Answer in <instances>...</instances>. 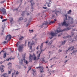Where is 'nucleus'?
<instances>
[{"instance_id":"nucleus-1","label":"nucleus","mask_w":77,"mask_h":77,"mask_svg":"<svg viewBox=\"0 0 77 77\" xmlns=\"http://www.w3.org/2000/svg\"><path fill=\"white\" fill-rule=\"evenodd\" d=\"M70 29H71L69 27H68L67 28H65L64 29H63L62 30H61V29H60L59 30H56L55 31V32H51L50 33H48V34H49V35H51V36L52 37H50V39H52L54 36H57L56 34H57V33H59V32H63V31L69 30H70Z\"/></svg>"},{"instance_id":"nucleus-2","label":"nucleus","mask_w":77,"mask_h":77,"mask_svg":"<svg viewBox=\"0 0 77 77\" xmlns=\"http://www.w3.org/2000/svg\"><path fill=\"white\" fill-rule=\"evenodd\" d=\"M41 56V53H40L39 55L37 56V57H36V56H35V54H33V55L32 56L30 54H29V62H32V59H33V60H38V59H39V57Z\"/></svg>"},{"instance_id":"nucleus-3","label":"nucleus","mask_w":77,"mask_h":77,"mask_svg":"<svg viewBox=\"0 0 77 77\" xmlns=\"http://www.w3.org/2000/svg\"><path fill=\"white\" fill-rule=\"evenodd\" d=\"M25 57V56H24V58H23V59H22L21 60H20L19 63H20V64H22V63H23V60H24V63H26V65H27V64H28V63H29V62H28L27 61L25 60V59L24 58Z\"/></svg>"},{"instance_id":"nucleus-4","label":"nucleus","mask_w":77,"mask_h":77,"mask_svg":"<svg viewBox=\"0 0 77 77\" xmlns=\"http://www.w3.org/2000/svg\"><path fill=\"white\" fill-rule=\"evenodd\" d=\"M6 10L3 7L2 8V9H0V12H1L2 13V14H3L4 15H5L6 14Z\"/></svg>"},{"instance_id":"nucleus-5","label":"nucleus","mask_w":77,"mask_h":77,"mask_svg":"<svg viewBox=\"0 0 77 77\" xmlns=\"http://www.w3.org/2000/svg\"><path fill=\"white\" fill-rule=\"evenodd\" d=\"M12 37V36H11V35H7L6 36V38L5 39V40H7V39H8V41H11V38Z\"/></svg>"},{"instance_id":"nucleus-6","label":"nucleus","mask_w":77,"mask_h":77,"mask_svg":"<svg viewBox=\"0 0 77 77\" xmlns=\"http://www.w3.org/2000/svg\"><path fill=\"white\" fill-rule=\"evenodd\" d=\"M23 48H24V45H19L18 48L19 51H21V50H22Z\"/></svg>"},{"instance_id":"nucleus-7","label":"nucleus","mask_w":77,"mask_h":77,"mask_svg":"<svg viewBox=\"0 0 77 77\" xmlns=\"http://www.w3.org/2000/svg\"><path fill=\"white\" fill-rule=\"evenodd\" d=\"M34 44V43H33V42H32V43H30V42H28V47H29V48H30V49L31 50H32V45H33Z\"/></svg>"},{"instance_id":"nucleus-8","label":"nucleus","mask_w":77,"mask_h":77,"mask_svg":"<svg viewBox=\"0 0 77 77\" xmlns=\"http://www.w3.org/2000/svg\"><path fill=\"white\" fill-rule=\"evenodd\" d=\"M3 67H5V66L2 65L0 68V71H1V72H3L4 71V70H3Z\"/></svg>"},{"instance_id":"nucleus-9","label":"nucleus","mask_w":77,"mask_h":77,"mask_svg":"<svg viewBox=\"0 0 77 77\" xmlns=\"http://www.w3.org/2000/svg\"><path fill=\"white\" fill-rule=\"evenodd\" d=\"M67 24L65 21V20H64L63 22L61 23L62 26H66Z\"/></svg>"},{"instance_id":"nucleus-10","label":"nucleus","mask_w":77,"mask_h":77,"mask_svg":"<svg viewBox=\"0 0 77 77\" xmlns=\"http://www.w3.org/2000/svg\"><path fill=\"white\" fill-rule=\"evenodd\" d=\"M30 3H31V5H32V9H33V5H35V3H34V2H33V0H32L31 1H30Z\"/></svg>"},{"instance_id":"nucleus-11","label":"nucleus","mask_w":77,"mask_h":77,"mask_svg":"<svg viewBox=\"0 0 77 77\" xmlns=\"http://www.w3.org/2000/svg\"><path fill=\"white\" fill-rule=\"evenodd\" d=\"M68 18H69L68 20H70V19H72V21L70 23L71 24H72L74 23V22L72 21V20H73V18H72V17H68Z\"/></svg>"},{"instance_id":"nucleus-12","label":"nucleus","mask_w":77,"mask_h":77,"mask_svg":"<svg viewBox=\"0 0 77 77\" xmlns=\"http://www.w3.org/2000/svg\"><path fill=\"white\" fill-rule=\"evenodd\" d=\"M56 21V20L54 19L53 21H51L50 23H48V24H53L54 23H55V21Z\"/></svg>"},{"instance_id":"nucleus-13","label":"nucleus","mask_w":77,"mask_h":77,"mask_svg":"<svg viewBox=\"0 0 77 77\" xmlns=\"http://www.w3.org/2000/svg\"><path fill=\"white\" fill-rule=\"evenodd\" d=\"M40 72H41V73H42V72L43 73L44 72V70H43V68H41L40 69Z\"/></svg>"},{"instance_id":"nucleus-14","label":"nucleus","mask_w":77,"mask_h":77,"mask_svg":"<svg viewBox=\"0 0 77 77\" xmlns=\"http://www.w3.org/2000/svg\"><path fill=\"white\" fill-rule=\"evenodd\" d=\"M72 49L71 50H74V47H72V46L71 47H70L69 48V49L68 50H67V51H68V50H71V48Z\"/></svg>"},{"instance_id":"nucleus-15","label":"nucleus","mask_w":77,"mask_h":77,"mask_svg":"<svg viewBox=\"0 0 77 77\" xmlns=\"http://www.w3.org/2000/svg\"><path fill=\"white\" fill-rule=\"evenodd\" d=\"M6 75H7V74L5 73L3 74L2 76L4 77H8V76H6Z\"/></svg>"},{"instance_id":"nucleus-16","label":"nucleus","mask_w":77,"mask_h":77,"mask_svg":"<svg viewBox=\"0 0 77 77\" xmlns=\"http://www.w3.org/2000/svg\"><path fill=\"white\" fill-rule=\"evenodd\" d=\"M45 22V23H43L42 26H44V25H47V24H48V22L47 21H46Z\"/></svg>"},{"instance_id":"nucleus-17","label":"nucleus","mask_w":77,"mask_h":77,"mask_svg":"<svg viewBox=\"0 0 77 77\" xmlns=\"http://www.w3.org/2000/svg\"><path fill=\"white\" fill-rule=\"evenodd\" d=\"M54 12H55V13L56 14V15H57V14H58V13L59 12V11H54Z\"/></svg>"},{"instance_id":"nucleus-18","label":"nucleus","mask_w":77,"mask_h":77,"mask_svg":"<svg viewBox=\"0 0 77 77\" xmlns=\"http://www.w3.org/2000/svg\"><path fill=\"white\" fill-rule=\"evenodd\" d=\"M6 54L4 53V55L3 56V58L5 59L6 57Z\"/></svg>"},{"instance_id":"nucleus-19","label":"nucleus","mask_w":77,"mask_h":77,"mask_svg":"<svg viewBox=\"0 0 77 77\" xmlns=\"http://www.w3.org/2000/svg\"><path fill=\"white\" fill-rule=\"evenodd\" d=\"M24 39V37L21 36V37L19 38L20 40H23Z\"/></svg>"},{"instance_id":"nucleus-20","label":"nucleus","mask_w":77,"mask_h":77,"mask_svg":"<svg viewBox=\"0 0 77 77\" xmlns=\"http://www.w3.org/2000/svg\"><path fill=\"white\" fill-rule=\"evenodd\" d=\"M66 41L64 40L63 42H62V45H63V44H65V43L66 42Z\"/></svg>"},{"instance_id":"nucleus-21","label":"nucleus","mask_w":77,"mask_h":77,"mask_svg":"<svg viewBox=\"0 0 77 77\" xmlns=\"http://www.w3.org/2000/svg\"><path fill=\"white\" fill-rule=\"evenodd\" d=\"M71 12H72V11L71 10H70L68 12V14H70L71 13Z\"/></svg>"},{"instance_id":"nucleus-22","label":"nucleus","mask_w":77,"mask_h":77,"mask_svg":"<svg viewBox=\"0 0 77 77\" xmlns=\"http://www.w3.org/2000/svg\"><path fill=\"white\" fill-rule=\"evenodd\" d=\"M65 20H67V17H68V16L67 15V14L65 15Z\"/></svg>"},{"instance_id":"nucleus-23","label":"nucleus","mask_w":77,"mask_h":77,"mask_svg":"<svg viewBox=\"0 0 77 77\" xmlns=\"http://www.w3.org/2000/svg\"><path fill=\"white\" fill-rule=\"evenodd\" d=\"M19 20H23V18L20 17L19 19Z\"/></svg>"},{"instance_id":"nucleus-24","label":"nucleus","mask_w":77,"mask_h":77,"mask_svg":"<svg viewBox=\"0 0 77 77\" xmlns=\"http://www.w3.org/2000/svg\"><path fill=\"white\" fill-rule=\"evenodd\" d=\"M7 20H8V19H4L2 20V22H4V21H7Z\"/></svg>"},{"instance_id":"nucleus-25","label":"nucleus","mask_w":77,"mask_h":77,"mask_svg":"<svg viewBox=\"0 0 77 77\" xmlns=\"http://www.w3.org/2000/svg\"><path fill=\"white\" fill-rule=\"evenodd\" d=\"M20 44V42H17V45H16V46L18 47L19 45Z\"/></svg>"},{"instance_id":"nucleus-26","label":"nucleus","mask_w":77,"mask_h":77,"mask_svg":"<svg viewBox=\"0 0 77 77\" xmlns=\"http://www.w3.org/2000/svg\"><path fill=\"white\" fill-rule=\"evenodd\" d=\"M33 74L34 75V76H35L36 75V72H34L33 73Z\"/></svg>"},{"instance_id":"nucleus-27","label":"nucleus","mask_w":77,"mask_h":77,"mask_svg":"<svg viewBox=\"0 0 77 77\" xmlns=\"http://www.w3.org/2000/svg\"><path fill=\"white\" fill-rule=\"evenodd\" d=\"M12 69H11V70L10 71H8V74H11V72H12Z\"/></svg>"},{"instance_id":"nucleus-28","label":"nucleus","mask_w":77,"mask_h":77,"mask_svg":"<svg viewBox=\"0 0 77 77\" xmlns=\"http://www.w3.org/2000/svg\"><path fill=\"white\" fill-rule=\"evenodd\" d=\"M12 65V63L10 62L8 63V65Z\"/></svg>"},{"instance_id":"nucleus-29","label":"nucleus","mask_w":77,"mask_h":77,"mask_svg":"<svg viewBox=\"0 0 77 77\" xmlns=\"http://www.w3.org/2000/svg\"><path fill=\"white\" fill-rule=\"evenodd\" d=\"M15 72H14V73H13L12 74V77H14V75H15Z\"/></svg>"},{"instance_id":"nucleus-30","label":"nucleus","mask_w":77,"mask_h":77,"mask_svg":"<svg viewBox=\"0 0 77 77\" xmlns=\"http://www.w3.org/2000/svg\"><path fill=\"white\" fill-rule=\"evenodd\" d=\"M24 11H22V14H21V15L22 16H23V15H24Z\"/></svg>"},{"instance_id":"nucleus-31","label":"nucleus","mask_w":77,"mask_h":77,"mask_svg":"<svg viewBox=\"0 0 77 77\" xmlns=\"http://www.w3.org/2000/svg\"><path fill=\"white\" fill-rule=\"evenodd\" d=\"M11 20H10V22L12 23V21H13V18H11Z\"/></svg>"},{"instance_id":"nucleus-32","label":"nucleus","mask_w":77,"mask_h":77,"mask_svg":"<svg viewBox=\"0 0 77 77\" xmlns=\"http://www.w3.org/2000/svg\"><path fill=\"white\" fill-rule=\"evenodd\" d=\"M41 66H39V67H36V68L37 69H40H40L41 68Z\"/></svg>"},{"instance_id":"nucleus-33","label":"nucleus","mask_w":77,"mask_h":77,"mask_svg":"<svg viewBox=\"0 0 77 77\" xmlns=\"http://www.w3.org/2000/svg\"><path fill=\"white\" fill-rule=\"evenodd\" d=\"M18 74H19V72H18V71H17L16 72V75H18Z\"/></svg>"},{"instance_id":"nucleus-34","label":"nucleus","mask_w":77,"mask_h":77,"mask_svg":"<svg viewBox=\"0 0 77 77\" xmlns=\"http://www.w3.org/2000/svg\"><path fill=\"white\" fill-rule=\"evenodd\" d=\"M15 59V58H9V59L10 60H11V59Z\"/></svg>"},{"instance_id":"nucleus-35","label":"nucleus","mask_w":77,"mask_h":77,"mask_svg":"<svg viewBox=\"0 0 77 77\" xmlns=\"http://www.w3.org/2000/svg\"><path fill=\"white\" fill-rule=\"evenodd\" d=\"M31 69V67H30V68L29 69L28 71L27 72V73H29V71H30V70Z\"/></svg>"},{"instance_id":"nucleus-36","label":"nucleus","mask_w":77,"mask_h":77,"mask_svg":"<svg viewBox=\"0 0 77 77\" xmlns=\"http://www.w3.org/2000/svg\"><path fill=\"white\" fill-rule=\"evenodd\" d=\"M51 72L52 73H54V70H52L51 71Z\"/></svg>"},{"instance_id":"nucleus-37","label":"nucleus","mask_w":77,"mask_h":77,"mask_svg":"<svg viewBox=\"0 0 77 77\" xmlns=\"http://www.w3.org/2000/svg\"><path fill=\"white\" fill-rule=\"evenodd\" d=\"M75 53V51H74L71 54H72V53Z\"/></svg>"},{"instance_id":"nucleus-38","label":"nucleus","mask_w":77,"mask_h":77,"mask_svg":"<svg viewBox=\"0 0 77 77\" xmlns=\"http://www.w3.org/2000/svg\"><path fill=\"white\" fill-rule=\"evenodd\" d=\"M43 47V46H41L40 47V49L41 50V49H42V48Z\"/></svg>"},{"instance_id":"nucleus-39","label":"nucleus","mask_w":77,"mask_h":77,"mask_svg":"<svg viewBox=\"0 0 77 77\" xmlns=\"http://www.w3.org/2000/svg\"><path fill=\"white\" fill-rule=\"evenodd\" d=\"M48 41H47L46 42H44V43H46V44H47V43H48Z\"/></svg>"},{"instance_id":"nucleus-40","label":"nucleus","mask_w":77,"mask_h":77,"mask_svg":"<svg viewBox=\"0 0 77 77\" xmlns=\"http://www.w3.org/2000/svg\"><path fill=\"white\" fill-rule=\"evenodd\" d=\"M43 9H47V7H43Z\"/></svg>"},{"instance_id":"nucleus-41","label":"nucleus","mask_w":77,"mask_h":77,"mask_svg":"<svg viewBox=\"0 0 77 77\" xmlns=\"http://www.w3.org/2000/svg\"><path fill=\"white\" fill-rule=\"evenodd\" d=\"M30 31H31V32L30 31V33L33 32V30H30Z\"/></svg>"},{"instance_id":"nucleus-42","label":"nucleus","mask_w":77,"mask_h":77,"mask_svg":"<svg viewBox=\"0 0 77 77\" xmlns=\"http://www.w3.org/2000/svg\"><path fill=\"white\" fill-rule=\"evenodd\" d=\"M4 2H5V1H3V2H1V3L2 4V3H4Z\"/></svg>"},{"instance_id":"nucleus-43","label":"nucleus","mask_w":77,"mask_h":77,"mask_svg":"<svg viewBox=\"0 0 77 77\" xmlns=\"http://www.w3.org/2000/svg\"><path fill=\"white\" fill-rule=\"evenodd\" d=\"M3 43L4 44H6V41H4V42H3Z\"/></svg>"},{"instance_id":"nucleus-44","label":"nucleus","mask_w":77,"mask_h":77,"mask_svg":"<svg viewBox=\"0 0 77 77\" xmlns=\"http://www.w3.org/2000/svg\"><path fill=\"white\" fill-rule=\"evenodd\" d=\"M48 8H50V5H48Z\"/></svg>"},{"instance_id":"nucleus-45","label":"nucleus","mask_w":77,"mask_h":77,"mask_svg":"<svg viewBox=\"0 0 77 77\" xmlns=\"http://www.w3.org/2000/svg\"><path fill=\"white\" fill-rule=\"evenodd\" d=\"M61 35H62V34H61L60 35H59L58 36H61Z\"/></svg>"},{"instance_id":"nucleus-46","label":"nucleus","mask_w":77,"mask_h":77,"mask_svg":"<svg viewBox=\"0 0 77 77\" xmlns=\"http://www.w3.org/2000/svg\"><path fill=\"white\" fill-rule=\"evenodd\" d=\"M44 43H42V45H41V46H43V44H44Z\"/></svg>"},{"instance_id":"nucleus-47","label":"nucleus","mask_w":77,"mask_h":77,"mask_svg":"<svg viewBox=\"0 0 77 77\" xmlns=\"http://www.w3.org/2000/svg\"><path fill=\"white\" fill-rule=\"evenodd\" d=\"M62 50H59V52H62Z\"/></svg>"},{"instance_id":"nucleus-48","label":"nucleus","mask_w":77,"mask_h":77,"mask_svg":"<svg viewBox=\"0 0 77 77\" xmlns=\"http://www.w3.org/2000/svg\"><path fill=\"white\" fill-rule=\"evenodd\" d=\"M35 41L36 42V41H38V39H35Z\"/></svg>"},{"instance_id":"nucleus-49","label":"nucleus","mask_w":77,"mask_h":77,"mask_svg":"<svg viewBox=\"0 0 77 77\" xmlns=\"http://www.w3.org/2000/svg\"><path fill=\"white\" fill-rule=\"evenodd\" d=\"M39 47V46H38V47L36 48L37 50H38V47Z\"/></svg>"},{"instance_id":"nucleus-50","label":"nucleus","mask_w":77,"mask_h":77,"mask_svg":"<svg viewBox=\"0 0 77 77\" xmlns=\"http://www.w3.org/2000/svg\"><path fill=\"white\" fill-rule=\"evenodd\" d=\"M1 52H4V53H5V51H3V50H2Z\"/></svg>"},{"instance_id":"nucleus-51","label":"nucleus","mask_w":77,"mask_h":77,"mask_svg":"<svg viewBox=\"0 0 77 77\" xmlns=\"http://www.w3.org/2000/svg\"><path fill=\"white\" fill-rule=\"evenodd\" d=\"M1 19H3V16H1Z\"/></svg>"},{"instance_id":"nucleus-52","label":"nucleus","mask_w":77,"mask_h":77,"mask_svg":"<svg viewBox=\"0 0 77 77\" xmlns=\"http://www.w3.org/2000/svg\"><path fill=\"white\" fill-rule=\"evenodd\" d=\"M29 24H27L26 25V27H28V26H29Z\"/></svg>"},{"instance_id":"nucleus-53","label":"nucleus","mask_w":77,"mask_h":77,"mask_svg":"<svg viewBox=\"0 0 77 77\" xmlns=\"http://www.w3.org/2000/svg\"><path fill=\"white\" fill-rule=\"evenodd\" d=\"M6 60H7V61H9V59H7Z\"/></svg>"},{"instance_id":"nucleus-54","label":"nucleus","mask_w":77,"mask_h":77,"mask_svg":"<svg viewBox=\"0 0 77 77\" xmlns=\"http://www.w3.org/2000/svg\"><path fill=\"white\" fill-rule=\"evenodd\" d=\"M53 65H52L51 66H50V68H52V67H53Z\"/></svg>"},{"instance_id":"nucleus-55","label":"nucleus","mask_w":77,"mask_h":77,"mask_svg":"<svg viewBox=\"0 0 77 77\" xmlns=\"http://www.w3.org/2000/svg\"><path fill=\"white\" fill-rule=\"evenodd\" d=\"M42 61H43V62H45V60H44V59H43Z\"/></svg>"},{"instance_id":"nucleus-56","label":"nucleus","mask_w":77,"mask_h":77,"mask_svg":"<svg viewBox=\"0 0 77 77\" xmlns=\"http://www.w3.org/2000/svg\"><path fill=\"white\" fill-rule=\"evenodd\" d=\"M49 53H51V51H49Z\"/></svg>"},{"instance_id":"nucleus-57","label":"nucleus","mask_w":77,"mask_h":77,"mask_svg":"<svg viewBox=\"0 0 77 77\" xmlns=\"http://www.w3.org/2000/svg\"><path fill=\"white\" fill-rule=\"evenodd\" d=\"M68 60H66V61H65V63H66V62H67V61H68Z\"/></svg>"},{"instance_id":"nucleus-58","label":"nucleus","mask_w":77,"mask_h":77,"mask_svg":"<svg viewBox=\"0 0 77 77\" xmlns=\"http://www.w3.org/2000/svg\"><path fill=\"white\" fill-rule=\"evenodd\" d=\"M42 51H44V50H41V51L42 52Z\"/></svg>"},{"instance_id":"nucleus-59","label":"nucleus","mask_w":77,"mask_h":77,"mask_svg":"<svg viewBox=\"0 0 77 77\" xmlns=\"http://www.w3.org/2000/svg\"><path fill=\"white\" fill-rule=\"evenodd\" d=\"M27 15H29V13H28L27 14Z\"/></svg>"},{"instance_id":"nucleus-60","label":"nucleus","mask_w":77,"mask_h":77,"mask_svg":"<svg viewBox=\"0 0 77 77\" xmlns=\"http://www.w3.org/2000/svg\"><path fill=\"white\" fill-rule=\"evenodd\" d=\"M24 67L25 68V69H26V67L24 66Z\"/></svg>"},{"instance_id":"nucleus-61","label":"nucleus","mask_w":77,"mask_h":77,"mask_svg":"<svg viewBox=\"0 0 77 77\" xmlns=\"http://www.w3.org/2000/svg\"><path fill=\"white\" fill-rule=\"evenodd\" d=\"M36 35H35V37H36Z\"/></svg>"},{"instance_id":"nucleus-62","label":"nucleus","mask_w":77,"mask_h":77,"mask_svg":"<svg viewBox=\"0 0 77 77\" xmlns=\"http://www.w3.org/2000/svg\"><path fill=\"white\" fill-rule=\"evenodd\" d=\"M73 41H74V40H72V42H73Z\"/></svg>"},{"instance_id":"nucleus-63","label":"nucleus","mask_w":77,"mask_h":77,"mask_svg":"<svg viewBox=\"0 0 77 77\" xmlns=\"http://www.w3.org/2000/svg\"><path fill=\"white\" fill-rule=\"evenodd\" d=\"M41 77H44V76H43V75H42Z\"/></svg>"},{"instance_id":"nucleus-64","label":"nucleus","mask_w":77,"mask_h":77,"mask_svg":"<svg viewBox=\"0 0 77 77\" xmlns=\"http://www.w3.org/2000/svg\"><path fill=\"white\" fill-rule=\"evenodd\" d=\"M52 58L50 60H52Z\"/></svg>"}]
</instances>
